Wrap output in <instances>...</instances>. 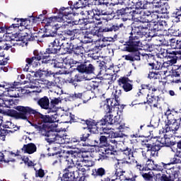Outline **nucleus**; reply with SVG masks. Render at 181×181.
<instances>
[{
    "label": "nucleus",
    "mask_w": 181,
    "mask_h": 181,
    "mask_svg": "<svg viewBox=\"0 0 181 181\" xmlns=\"http://www.w3.org/2000/svg\"><path fill=\"white\" fill-rule=\"evenodd\" d=\"M57 21V17H50L47 20L45 24V33L42 35V37H48V39H53V42H50L47 52L52 54H57L60 52L62 47L66 49L67 45V40L62 35H57V30L62 28V25L54 22Z\"/></svg>",
    "instance_id": "obj_1"
},
{
    "label": "nucleus",
    "mask_w": 181,
    "mask_h": 181,
    "mask_svg": "<svg viewBox=\"0 0 181 181\" xmlns=\"http://www.w3.org/2000/svg\"><path fill=\"white\" fill-rule=\"evenodd\" d=\"M139 25L132 29L131 33L137 37L138 39L141 37H156L159 36V30H162V28L159 25L158 21H151L149 19L142 20L139 22Z\"/></svg>",
    "instance_id": "obj_2"
},
{
    "label": "nucleus",
    "mask_w": 181,
    "mask_h": 181,
    "mask_svg": "<svg viewBox=\"0 0 181 181\" xmlns=\"http://www.w3.org/2000/svg\"><path fill=\"white\" fill-rule=\"evenodd\" d=\"M141 149L143 156L149 159L151 156H158L160 148L175 145V142L170 141L168 134H163V137H159L157 141L153 144H151V140L146 139L141 141Z\"/></svg>",
    "instance_id": "obj_3"
},
{
    "label": "nucleus",
    "mask_w": 181,
    "mask_h": 181,
    "mask_svg": "<svg viewBox=\"0 0 181 181\" xmlns=\"http://www.w3.org/2000/svg\"><path fill=\"white\" fill-rule=\"evenodd\" d=\"M48 112H54L53 115H43L39 112L38 118L37 119L36 123H31L32 127L37 131L38 134H40V131L47 128V132L52 131V128H57V124L59 118L57 112H54L53 109H49Z\"/></svg>",
    "instance_id": "obj_4"
},
{
    "label": "nucleus",
    "mask_w": 181,
    "mask_h": 181,
    "mask_svg": "<svg viewBox=\"0 0 181 181\" xmlns=\"http://www.w3.org/2000/svg\"><path fill=\"white\" fill-rule=\"evenodd\" d=\"M139 43V39L137 38L136 35H133L132 33H130L128 44L123 48L124 52H129L130 54L122 55V59L129 62L141 60V52L138 50Z\"/></svg>",
    "instance_id": "obj_5"
},
{
    "label": "nucleus",
    "mask_w": 181,
    "mask_h": 181,
    "mask_svg": "<svg viewBox=\"0 0 181 181\" xmlns=\"http://www.w3.org/2000/svg\"><path fill=\"white\" fill-rule=\"evenodd\" d=\"M81 15L86 16V18L79 19L78 23V25H86V21L87 19L89 21L90 23H94V19L95 21H101V16L110 15V12L107 11V9H101L95 7L94 5H90V8L89 9L84 8L83 11H81L80 13Z\"/></svg>",
    "instance_id": "obj_6"
},
{
    "label": "nucleus",
    "mask_w": 181,
    "mask_h": 181,
    "mask_svg": "<svg viewBox=\"0 0 181 181\" xmlns=\"http://www.w3.org/2000/svg\"><path fill=\"white\" fill-rule=\"evenodd\" d=\"M16 110H11L8 112L10 117H13L17 119H28L29 115H34L35 121L37 122V118L39 117V112L37 110L28 107V106H16L15 108Z\"/></svg>",
    "instance_id": "obj_7"
},
{
    "label": "nucleus",
    "mask_w": 181,
    "mask_h": 181,
    "mask_svg": "<svg viewBox=\"0 0 181 181\" xmlns=\"http://www.w3.org/2000/svg\"><path fill=\"white\" fill-rule=\"evenodd\" d=\"M56 155L60 158H64L65 165H66V168L64 170L62 181H74V179H77L78 176L74 174V172H76V166L74 165L73 158L67 156L66 158V157L60 156L59 153H57Z\"/></svg>",
    "instance_id": "obj_8"
},
{
    "label": "nucleus",
    "mask_w": 181,
    "mask_h": 181,
    "mask_svg": "<svg viewBox=\"0 0 181 181\" xmlns=\"http://www.w3.org/2000/svg\"><path fill=\"white\" fill-rule=\"evenodd\" d=\"M40 135H42V136H47L48 142H54L55 144H70V139L69 138V136L64 135L60 132L57 133L53 130L47 132V127H45V129L42 130H40Z\"/></svg>",
    "instance_id": "obj_9"
},
{
    "label": "nucleus",
    "mask_w": 181,
    "mask_h": 181,
    "mask_svg": "<svg viewBox=\"0 0 181 181\" xmlns=\"http://www.w3.org/2000/svg\"><path fill=\"white\" fill-rule=\"evenodd\" d=\"M170 58V60L164 62L163 64L160 62H156L153 63H148L151 70H163L164 74L170 73V70H173V64H176L177 62V57L176 55L168 56Z\"/></svg>",
    "instance_id": "obj_10"
},
{
    "label": "nucleus",
    "mask_w": 181,
    "mask_h": 181,
    "mask_svg": "<svg viewBox=\"0 0 181 181\" xmlns=\"http://www.w3.org/2000/svg\"><path fill=\"white\" fill-rule=\"evenodd\" d=\"M106 115L99 122H97L98 127H103L104 125H112L115 127L116 125H119V119L118 117L114 116L111 112H112L113 110H117V107H114L113 106H110V111L108 112V107H107V105H105Z\"/></svg>",
    "instance_id": "obj_11"
},
{
    "label": "nucleus",
    "mask_w": 181,
    "mask_h": 181,
    "mask_svg": "<svg viewBox=\"0 0 181 181\" xmlns=\"http://www.w3.org/2000/svg\"><path fill=\"white\" fill-rule=\"evenodd\" d=\"M19 84V82H14L13 83L8 82H1L0 83V91H4L8 97L11 98H17L19 97V93H18V88L16 86Z\"/></svg>",
    "instance_id": "obj_12"
},
{
    "label": "nucleus",
    "mask_w": 181,
    "mask_h": 181,
    "mask_svg": "<svg viewBox=\"0 0 181 181\" xmlns=\"http://www.w3.org/2000/svg\"><path fill=\"white\" fill-rule=\"evenodd\" d=\"M73 9L71 6L70 7H62L59 9V13L57 21L59 22H63L64 26H69V25H73L74 21H73V17L71 14L73 13Z\"/></svg>",
    "instance_id": "obj_13"
},
{
    "label": "nucleus",
    "mask_w": 181,
    "mask_h": 181,
    "mask_svg": "<svg viewBox=\"0 0 181 181\" xmlns=\"http://www.w3.org/2000/svg\"><path fill=\"white\" fill-rule=\"evenodd\" d=\"M142 11L135 10L132 7H126L124 8H122L117 11V15H120L121 16H124L123 21H131V19H134L136 15H141Z\"/></svg>",
    "instance_id": "obj_14"
},
{
    "label": "nucleus",
    "mask_w": 181,
    "mask_h": 181,
    "mask_svg": "<svg viewBox=\"0 0 181 181\" xmlns=\"http://www.w3.org/2000/svg\"><path fill=\"white\" fill-rule=\"evenodd\" d=\"M66 40V43L65 45V49H67L69 53H73V52H76L77 50H82L84 49L83 47V42L80 40L78 38H74V37H70V42H67V39L65 38Z\"/></svg>",
    "instance_id": "obj_15"
},
{
    "label": "nucleus",
    "mask_w": 181,
    "mask_h": 181,
    "mask_svg": "<svg viewBox=\"0 0 181 181\" xmlns=\"http://www.w3.org/2000/svg\"><path fill=\"white\" fill-rule=\"evenodd\" d=\"M112 98L107 100V108L108 112L111 111V107L116 108V111L119 110V97H121V90L117 89L115 92H112Z\"/></svg>",
    "instance_id": "obj_16"
},
{
    "label": "nucleus",
    "mask_w": 181,
    "mask_h": 181,
    "mask_svg": "<svg viewBox=\"0 0 181 181\" xmlns=\"http://www.w3.org/2000/svg\"><path fill=\"white\" fill-rule=\"evenodd\" d=\"M159 18H161L162 19H165L166 16L161 15L160 13H158V10L152 13L148 10H145L141 11V12L140 21L141 19H142V21H145V19H148V22H151V21L156 22V21H158Z\"/></svg>",
    "instance_id": "obj_17"
},
{
    "label": "nucleus",
    "mask_w": 181,
    "mask_h": 181,
    "mask_svg": "<svg viewBox=\"0 0 181 181\" xmlns=\"http://www.w3.org/2000/svg\"><path fill=\"white\" fill-rule=\"evenodd\" d=\"M121 152L123 155L127 156L128 160H119L117 162L119 166L122 165H132V162H135V160L134 159V153H135V151L132 150V148L126 147L124 149H121Z\"/></svg>",
    "instance_id": "obj_18"
},
{
    "label": "nucleus",
    "mask_w": 181,
    "mask_h": 181,
    "mask_svg": "<svg viewBox=\"0 0 181 181\" xmlns=\"http://www.w3.org/2000/svg\"><path fill=\"white\" fill-rule=\"evenodd\" d=\"M144 159H148L146 168L148 170H156V172H162L163 170V168H166V166H169L170 163H161L160 164L155 163V161L150 160L151 158H156V156H151L148 158H146L142 155Z\"/></svg>",
    "instance_id": "obj_19"
},
{
    "label": "nucleus",
    "mask_w": 181,
    "mask_h": 181,
    "mask_svg": "<svg viewBox=\"0 0 181 181\" xmlns=\"http://www.w3.org/2000/svg\"><path fill=\"white\" fill-rule=\"evenodd\" d=\"M118 85L119 87L123 88L124 91L125 93H128L129 91H131L132 88H134V85L132 84V81L129 79L128 77L123 76L120 77L117 80Z\"/></svg>",
    "instance_id": "obj_20"
},
{
    "label": "nucleus",
    "mask_w": 181,
    "mask_h": 181,
    "mask_svg": "<svg viewBox=\"0 0 181 181\" xmlns=\"http://www.w3.org/2000/svg\"><path fill=\"white\" fill-rule=\"evenodd\" d=\"M76 70H78L79 73H86V74H93L94 71H95V67L90 62H85L83 64L78 65Z\"/></svg>",
    "instance_id": "obj_21"
},
{
    "label": "nucleus",
    "mask_w": 181,
    "mask_h": 181,
    "mask_svg": "<svg viewBox=\"0 0 181 181\" xmlns=\"http://www.w3.org/2000/svg\"><path fill=\"white\" fill-rule=\"evenodd\" d=\"M180 126L177 123V122H170V123H166L164 129H163V132L165 134H169L170 132L171 134H177V131L180 132Z\"/></svg>",
    "instance_id": "obj_22"
},
{
    "label": "nucleus",
    "mask_w": 181,
    "mask_h": 181,
    "mask_svg": "<svg viewBox=\"0 0 181 181\" xmlns=\"http://www.w3.org/2000/svg\"><path fill=\"white\" fill-rule=\"evenodd\" d=\"M164 169H167L166 173L167 175H169L171 181H175V179H177L179 177V173H180V171H179V168L176 166L171 168L169 166H166V168H164Z\"/></svg>",
    "instance_id": "obj_23"
},
{
    "label": "nucleus",
    "mask_w": 181,
    "mask_h": 181,
    "mask_svg": "<svg viewBox=\"0 0 181 181\" xmlns=\"http://www.w3.org/2000/svg\"><path fill=\"white\" fill-rule=\"evenodd\" d=\"M74 156H75L74 158V163L76 162V164H74L75 166V170L76 169H77V170H78V172H81V173H85L86 168L84 165V163L83 162V159L81 158V157H78L77 154H74Z\"/></svg>",
    "instance_id": "obj_24"
},
{
    "label": "nucleus",
    "mask_w": 181,
    "mask_h": 181,
    "mask_svg": "<svg viewBox=\"0 0 181 181\" xmlns=\"http://www.w3.org/2000/svg\"><path fill=\"white\" fill-rule=\"evenodd\" d=\"M129 4L132 6H135L134 10L136 11H146L142 9H146L148 4L144 0H129Z\"/></svg>",
    "instance_id": "obj_25"
},
{
    "label": "nucleus",
    "mask_w": 181,
    "mask_h": 181,
    "mask_svg": "<svg viewBox=\"0 0 181 181\" xmlns=\"http://www.w3.org/2000/svg\"><path fill=\"white\" fill-rule=\"evenodd\" d=\"M83 124H86L87 126V128L90 129V132H95V134H97L98 132V130L100 129V127L97 125V122H95V120L93 119H88V120H82ZM94 129H97V131H94Z\"/></svg>",
    "instance_id": "obj_26"
},
{
    "label": "nucleus",
    "mask_w": 181,
    "mask_h": 181,
    "mask_svg": "<svg viewBox=\"0 0 181 181\" xmlns=\"http://www.w3.org/2000/svg\"><path fill=\"white\" fill-rule=\"evenodd\" d=\"M83 80H88V78L86 77V75H84L83 72H81L80 74H76L74 78H68L66 81L74 84L76 87V86H77V83L76 82L83 81Z\"/></svg>",
    "instance_id": "obj_27"
},
{
    "label": "nucleus",
    "mask_w": 181,
    "mask_h": 181,
    "mask_svg": "<svg viewBox=\"0 0 181 181\" xmlns=\"http://www.w3.org/2000/svg\"><path fill=\"white\" fill-rule=\"evenodd\" d=\"M25 63L27 64L24 68L25 71H29V67L30 66H33V67H39L40 66V60L32 57L26 58Z\"/></svg>",
    "instance_id": "obj_28"
},
{
    "label": "nucleus",
    "mask_w": 181,
    "mask_h": 181,
    "mask_svg": "<svg viewBox=\"0 0 181 181\" xmlns=\"http://www.w3.org/2000/svg\"><path fill=\"white\" fill-rule=\"evenodd\" d=\"M76 156L78 158H82V162L83 163V166H85V168H91V166H94V161L87 159L88 158V156L84 154L83 153H76Z\"/></svg>",
    "instance_id": "obj_29"
},
{
    "label": "nucleus",
    "mask_w": 181,
    "mask_h": 181,
    "mask_svg": "<svg viewBox=\"0 0 181 181\" xmlns=\"http://www.w3.org/2000/svg\"><path fill=\"white\" fill-rule=\"evenodd\" d=\"M15 105V101L5 97H0V107L6 108H12Z\"/></svg>",
    "instance_id": "obj_30"
},
{
    "label": "nucleus",
    "mask_w": 181,
    "mask_h": 181,
    "mask_svg": "<svg viewBox=\"0 0 181 181\" xmlns=\"http://www.w3.org/2000/svg\"><path fill=\"white\" fill-rule=\"evenodd\" d=\"M157 8V12L158 13L163 15V16H165V18H169L168 13H169V9H170V7L169 6V4H168V2L163 1V4Z\"/></svg>",
    "instance_id": "obj_31"
},
{
    "label": "nucleus",
    "mask_w": 181,
    "mask_h": 181,
    "mask_svg": "<svg viewBox=\"0 0 181 181\" xmlns=\"http://www.w3.org/2000/svg\"><path fill=\"white\" fill-rule=\"evenodd\" d=\"M83 1H88V0H83ZM88 8H90V6H84L83 4V0H78V1H76V3L74 4V9H76L78 11L77 15H81V11H84V9H86V11H88Z\"/></svg>",
    "instance_id": "obj_32"
},
{
    "label": "nucleus",
    "mask_w": 181,
    "mask_h": 181,
    "mask_svg": "<svg viewBox=\"0 0 181 181\" xmlns=\"http://www.w3.org/2000/svg\"><path fill=\"white\" fill-rule=\"evenodd\" d=\"M37 104L43 110H49L50 100H49V98H47V96H44L37 100Z\"/></svg>",
    "instance_id": "obj_33"
},
{
    "label": "nucleus",
    "mask_w": 181,
    "mask_h": 181,
    "mask_svg": "<svg viewBox=\"0 0 181 181\" xmlns=\"http://www.w3.org/2000/svg\"><path fill=\"white\" fill-rule=\"evenodd\" d=\"M57 153H59V155H60L61 156H63V157H60V156H57L56 154ZM48 156H55V158H57V160H55L53 163V165H56V163H57V162H65L66 161L64 160V158H66V159H67V156H69L70 158H73V154H69V156H64V155H62V153H48Z\"/></svg>",
    "instance_id": "obj_34"
},
{
    "label": "nucleus",
    "mask_w": 181,
    "mask_h": 181,
    "mask_svg": "<svg viewBox=\"0 0 181 181\" xmlns=\"http://www.w3.org/2000/svg\"><path fill=\"white\" fill-rule=\"evenodd\" d=\"M42 63H45V64H51L53 59H52V52H47V49H46L45 52H42Z\"/></svg>",
    "instance_id": "obj_35"
},
{
    "label": "nucleus",
    "mask_w": 181,
    "mask_h": 181,
    "mask_svg": "<svg viewBox=\"0 0 181 181\" xmlns=\"http://www.w3.org/2000/svg\"><path fill=\"white\" fill-rule=\"evenodd\" d=\"M72 53H74V59L77 60L76 63H83V60H84V49L74 51Z\"/></svg>",
    "instance_id": "obj_36"
},
{
    "label": "nucleus",
    "mask_w": 181,
    "mask_h": 181,
    "mask_svg": "<svg viewBox=\"0 0 181 181\" xmlns=\"http://www.w3.org/2000/svg\"><path fill=\"white\" fill-rule=\"evenodd\" d=\"M113 128H115V129H119V131L115 132V133L113 132V135H112L113 138H124V136H125V134L122 133V131H121V129H124V128H125V124L116 125Z\"/></svg>",
    "instance_id": "obj_37"
},
{
    "label": "nucleus",
    "mask_w": 181,
    "mask_h": 181,
    "mask_svg": "<svg viewBox=\"0 0 181 181\" xmlns=\"http://www.w3.org/2000/svg\"><path fill=\"white\" fill-rule=\"evenodd\" d=\"M105 169L103 168H98L92 170V176H93L95 179L97 177H103V176H105Z\"/></svg>",
    "instance_id": "obj_38"
},
{
    "label": "nucleus",
    "mask_w": 181,
    "mask_h": 181,
    "mask_svg": "<svg viewBox=\"0 0 181 181\" xmlns=\"http://www.w3.org/2000/svg\"><path fill=\"white\" fill-rule=\"evenodd\" d=\"M158 101H159V97L155 96L153 93L151 94V95H149V94L147 95V103L148 104H152L153 107L156 108L158 107Z\"/></svg>",
    "instance_id": "obj_39"
},
{
    "label": "nucleus",
    "mask_w": 181,
    "mask_h": 181,
    "mask_svg": "<svg viewBox=\"0 0 181 181\" xmlns=\"http://www.w3.org/2000/svg\"><path fill=\"white\" fill-rule=\"evenodd\" d=\"M23 151L26 152L27 153L32 154L35 153L36 152V145L35 144L30 143L27 145H24L23 147Z\"/></svg>",
    "instance_id": "obj_40"
},
{
    "label": "nucleus",
    "mask_w": 181,
    "mask_h": 181,
    "mask_svg": "<svg viewBox=\"0 0 181 181\" xmlns=\"http://www.w3.org/2000/svg\"><path fill=\"white\" fill-rule=\"evenodd\" d=\"M105 155H117V151L115 150V147L112 145L109 144L105 148Z\"/></svg>",
    "instance_id": "obj_41"
},
{
    "label": "nucleus",
    "mask_w": 181,
    "mask_h": 181,
    "mask_svg": "<svg viewBox=\"0 0 181 181\" xmlns=\"http://www.w3.org/2000/svg\"><path fill=\"white\" fill-rule=\"evenodd\" d=\"M119 30V27L114 24H109L105 28H103V32H117Z\"/></svg>",
    "instance_id": "obj_42"
},
{
    "label": "nucleus",
    "mask_w": 181,
    "mask_h": 181,
    "mask_svg": "<svg viewBox=\"0 0 181 181\" xmlns=\"http://www.w3.org/2000/svg\"><path fill=\"white\" fill-rule=\"evenodd\" d=\"M165 115H166L167 117V123L177 122V119L175 118V115L172 114L170 110H167L166 112L165 113Z\"/></svg>",
    "instance_id": "obj_43"
},
{
    "label": "nucleus",
    "mask_w": 181,
    "mask_h": 181,
    "mask_svg": "<svg viewBox=\"0 0 181 181\" xmlns=\"http://www.w3.org/2000/svg\"><path fill=\"white\" fill-rule=\"evenodd\" d=\"M117 165L118 163L115 165V170L113 173V176H115V177H116L117 180H118L119 177L122 176V175L125 173V171L121 170V168H118Z\"/></svg>",
    "instance_id": "obj_44"
},
{
    "label": "nucleus",
    "mask_w": 181,
    "mask_h": 181,
    "mask_svg": "<svg viewBox=\"0 0 181 181\" xmlns=\"http://www.w3.org/2000/svg\"><path fill=\"white\" fill-rule=\"evenodd\" d=\"M36 34H32L30 31L28 33H25V35H23V37L25 40H28V42H33L37 37V36L35 35Z\"/></svg>",
    "instance_id": "obj_45"
},
{
    "label": "nucleus",
    "mask_w": 181,
    "mask_h": 181,
    "mask_svg": "<svg viewBox=\"0 0 181 181\" xmlns=\"http://www.w3.org/2000/svg\"><path fill=\"white\" fill-rule=\"evenodd\" d=\"M100 47H95L93 50H95L93 52L90 53V57L93 59V60H98L100 58V49H98Z\"/></svg>",
    "instance_id": "obj_46"
},
{
    "label": "nucleus",
    "mask_w": 181,
    "mask_h": 181,
    "mask_svg": "<svg viewBox=\"0 0 181 181\" xmlns=\"http://www.w3.org/2000/svg\"><path fill=\"white\" fill-rule=\"evenodd\" d=\"M99 129H102L103 132H100L101 134H104L105 135H109L108 136H111L113 135L114 132H112V127H100Z\"/></svg>",
    "instance_id": "obj_47"
},
{
    "label": "nucleus",
    "mask_w": 181,
    "mask_h": 181,
    "mask_svg": "<svg viewBox=\"0 0 181 181\" xmlns=\"http://www.w3.org/2000/svg\"><path fill=\"white\" fill-rule=\"evenodd\" d=\"M16 131V129L14 130H8V129H3L1 131H0V139L1 141H4L5 138H6V135L7 134H9V132H11V134H13V132H15Z\"/></svg>",
    "instance_id": "obj_48"
},
{
    "label": "nucleus",
    "mask_w": 181,
    "mask_h": 181,
    "mask_svg": "<svg viewBox=\"0 0 181 181\" xmlns=\"http://www.w3.org/2000/svg\"><path fill=\"white\" fill-rule=\"evenodd\" d=\"M50 64L54 69H64V65H63V62H59L56 59H52Z\"/></svg>",
    "instance_id": "obj_49"
},
{
    "label": "nucleus",
    "mask_w": 181,
    "mask_h": 181,
    "mask_svg": "<svg viewBox=\"0 0 181 181\" xmlns=\"http://www.w3.org/2000/svg\"><path fill=\"white\" fill-rule=\"evenodd\" d=\"M86 88L88 90H95V88H98V82L95 81H90L87 85Z\"/></svg>",
    "instance_id": "obj_50"
},
{
    "label": "nucleus",
    "mask_w": 181,
    "mask_h": 181,
    "mask_svg": "<svg viewBox=\"0 0 181 181\" xmlns=\"http://www.w3.org/2000/svg\"><path fill=\"white\" fill-rule=\"evenodd\" d=\"M39 84H42V81L40 79H35L33 83L30 82L29 85H28V88H37V86Z\"/></svg>",
    "instance_id": "obj_51"
},
{
    "label": "nucleus",
    "mask_w": 181,
    "mask_h": 181,
    "mask_svg": "<svg viewBox=\"0 0 181 181\" xmlns=\"http://www.w3.org/2000/svg\"><path fill=\"white\" fill-rule=\"evenodd\" d=\"M134 162H132V163H135V169H136V170H139V172L141 175V173L144 171V170H145L146 168V166L141 165V163H139L136 160H135Z\"/></svg>",
    "instance_id": "obj_52"
},
{
    "label": "nucleus",
    "mask_w": 181,
    "mask_h": 181,
    "mask_svg": "<svg viewBox=\"0 0 181 181\" xmlns=\"http://www.w3.org/2000/svg\"><path fill=\"white\" fill-rule=\"evenodd\" d=\"M169 73V74L168 76H170L171 74V77H179V76H180L181 74V68H178L176 70H170V72H167Z\"/></svg>",
    "instance_id": "obj_53"
},
{
    "label": "nucleus",
    "mask_w": 181,
    "mask_h": 181,
    "mask_svg": "<svg viewBox=\"0 0 181 181\" xmlns=\"http://www.w3.org/2000/svg\"><path fill=\"white\" fill-rule=\"evenodd\" d=\"M3 128L8 129L10 131H13L14 129H16V126L15 124L12 123L11 121L6 122V124H3Z\"/></svg>",
    "instance_id": "obj_54"
},
{
    "label": "nucleus",
    "mask_w": 181,
    "mask_h": 181,
    "mask_svg": "<svg viewBox=\"0 0 181 181\" xmlns=\"http://www.w3.org/2000/svg\"><path fill=\"white\" fill-rule=\"evenodd\" d=\"M8 64V61L6 60H1L0 61V71H4V73L8 72V66H5Z\"/></svg>",
    "instance_id": "obj_55"
},
{
    "label": "nucleus",
    "mask_w": 181,
    "mask_h": 181,
    "mask_svg": "<svg viewBox=\"0 0 181 181\" xmlns=\"http://www.w3.org/2000/svg\"><path fill=\"white\" fill-rule=\"evenodd\" d=\"M164 0H151L149 4H152L154 8H158L159 6L163 5Z\"/></svg>",
    "instance_id": "obj_56"
},
{
    "label": "nucleus",
    "mask_w": 181,
    "mask_h": 181,
    "mask_svg": "<svg viewBox=\"0 0 181 181\" xmlns=\"http://www.w3.org/2000/svg\"><path fill=\"white\" fill-rule=\"evenodd\" d=\"M141 176L144 180H152L153 179V172L149 171L148 173H144Z\"/></svg>",
    "instance_id": "obj_57"
},
{
    "label": "nucleus",
    "mask_w": 181,
    "mask_h": 181,
    "mask_svg": "<svg viewBox=\"0 0 181 181\" xmlns=\"http://www.w3.org/2000/svg\"><path fill=\"white\" fill-rule=\"evenodd\" d=\"M33 57L32 58L36 59L37 60H42V52L37 51V50H34L33 52Z\"/></svg>",
    "instance_id": "obj_58"
},
{
    "label": "nucleus",
    "mask_w": 181,
    "mask_h": 181,
    "mask_svg": "<svg viewBox=\"0 0 181 181\" xmlns=\"http://www.w3.org/2000/svg\"><path fill=\"white\" fill-rule=\"evenodd\" d=\"M160 180L161 181H172L170 179V177L169 176V174H163L162 176L160 177Z\"/></svg>",
    "instance_id": "obj_59"
},
{
    "label": "nucleus",
    "mask_w": 181,
    "mask_h": 181,
    "mask_svg": "<svg viewBox=\"0 0 181 181\" xmlns=\"http://www.w3.org/2000/svg\"><path fill=\"white\" fill-rule=\"evenodd\" d=\"M71 98H73V100H77V98H81L83 97V93H72L70 95Z\"/></svg>",
    "instance_id": "obj_60"
},
{
    "label": "nucleus",
    "mask_w": 181,
    "mask_h": 181,
    "mask_svg": "<svg viewBox=\"0 0 181 181\" xmlns=\"http://www.w3.org/2000/svg\"><path fill=\"white\" fill-rule=\"evenodd\" d=\"M36 177H43L45 176V170L40 169L35 173Z\"/></svg>",
    "instance_id": "obj_61"
},
{
    "label": "nucleus",
    "mask_w": 181,
    "mask_h": 181,
    "mask_svg": "<svg viewBox=\"0 0 181 181\" xmlns=\"http://www.w3.org/2000/svg\"><path fill=\"white\" fill-rule=\"evenodd\" d=\"M35 77H43V76H45V70H38L37 72H35Z\"/></svg>",
    "instance_id": "obj_62"
},
{
    "label": "nucleus",
    "mask_w": 181,
    "mask_h": 181,
    "mask_svg": "<svg viewBox=\"0 0 181 181\" xmlns=\"http://www.w3.org/2000/svg\"><path fill=\"white\" fill-rule=\"evenodd\" d=\"M44 73L45 77H51V76H54V72L49 69L45 70Z\"/></svg>",
    "instance_id": "obj_63"
},
{
    "label": "nucleus",
    "mask_w": 181,
    "mask_h": 181,
    "mask_svg": "<svg viewBox=\"0 0 181 181\" xmlns=\"http://www.w3.org/2000/svg\"><path fill=\"white\" fill-rule=\"evenodd\" d=\"M172 151L175 152V156H177V158H180L181 159V150L180 151H177V148L173 149V148H171Z\"/></svg>",
    "instance_id": "obj_64"
}]
</instances>
